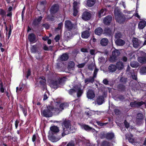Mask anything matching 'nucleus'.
Instances as JSON below:
<instances>
[{"instance_id": "b1692460", "label": "nucleus", "mask_w": 146, "mask_h": 146, "mask_svg": "<svg viewBox=\"0 0 146 146\" xmlns=\"http://www.w3.org/2000/svg\"><path fill=\"white\" fill-rule=\"evenodd\" d=\"M103 31L101 28H98L95 31V33L96 34L100 35L102 33Z\"/></svg>"}, {"instance_id": "412c9836", "label": "nucleus", "mask_w": 146, "mask_h": 146, "mask_svg": "<svg viewBox=\"0 0 146 146\" xmlns=\"http://www.w3.org/2000/svg\"><path fill=\"white\" fill-rule=\"evenodd\" d=\"M108 42V39L106 38H102L100 41L101 44L103 46H106Z\"/></svg>"}, {"instance_id": "4be33fe9", "label": "nucleus", "mask_w": 146, "mask_h": 146, "mask_svg": "<svg viewBox=\"0 0 146 146\" xmlns=\"http://www.w3.org/2000/svg\"><path fill=\"white\" fill-rule=\"evenodd\" d=\"M115 43L117 45L119 46H122L125 43V41L121 39H117L115 41Z\"/></svg>"}, {"instance_id": "338daca9", "label": "nucleus", "mask_w": 146, "mask_h": 146, "mask_svg": "<svg viewBox=\"0 0 146 146\" xmlns=\"http://www.w3.org/2000/svg\"><path fill=\"white\" fill-rule=\"evenodd\" d=\"M12 7L11 6H10V7H9L8 8L7 11H9V12H11V11L12 10Z\"/></svg>"}, {"instance_id": "dca6fc26", "label": "nucleus", "mask_w": 146, "mask_h": 146, "mask_svg": "<svg viewBox=\"0 0 146 146\" xmlns=\"http://www.w3.org/2000/svg\"><path fill=\"white\" fill-rule=\"evenodd\" d=\"M117 68L116 66L113 64L110 65L108 67V69L110 72H113L116 70Z\"/></svg>"}, {"instance_id": "c756f323", "label": "nucleus", "mask_w": 146, "mask_h": 146, "mask_svg": "<svg viewBox=\"0 0 146 146\" xmlns=\"http://www.w3.org/2000/svg\"><path fill=\"white\" fill-rule=\"evenodd\" d=\"M6 30L7 31V32L6 33V35H7H7H8V39H9V38H10V35L11 34V29L10 27L9 29H8V28L6 26Z\"/></svg>"}, {"instance_id": "ea45409f", "label": "nucleus", "mask_w": 146, "mask_h": 146, "mask_svg": "<svg viewBox=\"0 0 146 146\" xmlns=\"http://www.w3.org/2000/svg\"><path fill=\"white\" fill-rule=\"evenodd\" d=\"M52 48L51 46H50L49 48L46 45H44L43 47V49L45 50H48Z\"/></svg>"}, {"instance_id": "37998d69", "label": "nucleus", "mask_w": 146, "mask_h": 146, "mask_svg": "<svg viewBox=\"0 0 146 146\" xmlns=\"http://www.w3.org/2000/svg\"><path fill=\"white\" fill-rule=\"evenodd\" d=\"M132 78L135 80H136L137 78V75L136 73H132L131 74Z\"/></svg>"}, {"instance_id": "72a5a7b5", "label": "nucleus", "mask_w": 146, "mask_h": 146, "mask_svg": "<svg viewBox=\"0 0 146 146\" xmlns=\"http://www.w3.org/2000/svg\"><path fill=\"white\" fill-rule=\"evenodd\" d=\"M64 36L65 37L67 38L68 40H69L72 38L70 33L66 31L64 33Z\"/></svg>"}, {"instance_id": "f704fd0d", "label": "nucleus", "mask_w": 146, "mask_h": 146, "mask_svg": "<svg viewBox=\"0 0 146 146\" xmlns=\"http://www.w3.org/2000/svg\"><path fill=\"white\" fill-rule=\"evenodd\" d=\"M140 73L141 74H145L146 73V67H143L140 69Z\"/></svg>"}, {"instance_id": "9b49d317", "label": "nucleus", "mask_w": 146, "mask_h": 146, "mask_svg": "<svg viewBox=\"0 0 146 146\" xmlns=\"http://www.w3.org/2000/svg\"><path fill=\"white\" fill-rule=\"evenodd\" d=\"M144 102H134L130 103V105L132 107L140 106L144 104Z\"/></svg>"}, {"instance_id": "c85d7f7f", "label": "nucleus", "mask_w": 146, "mask_h": 146, "mask_svg": "<svg viewBox=\"0 0 146 146\" xmlns=\"http://www.w3.org/2000/svg\"><path fill=\"white\" fill-rule=\"evenodd\" d=\"M75 66V63L73 61L70 62L68 64V68L69 69H73Z\"/></svg>"}, {"instance_id": "4c0bfd02", "label": "nucleus", "mask_w": 146, "mask_h": 146, "mask_svg": "<svg viewBox=\"0 0 146 146\" xmlns=\"http://www.w3.org/2000/svg\"><path fill=\"white\" fill-rule=\"evenodd\" d=\"M36 47L35 45L33 46L31 48V51L33 53H35L36 51Z\"/></svg>"}, {"instance_id": "680f3d73", "label": "nucleus", "mask_w": 146, "mask_h": 146, "mask_svg": "<svg viewBox=\"0 0 146 146\" xmlns=\"http://www.w3.org/2000/svg\"><path fill=\"white\" fill-rule=\"evenodd\" d=\"M103 82L104 84L106 85L108 83V81L106 79L104 80L103 81Z\"/></svg>"}, {"instance_id": "6e6552de", "label": "nucleus", "mask_w": 146, "mask_h": 146, "mask_svg": "<svg viewBox=\"0 0 146 146\" xmlns=\"http://www.w3.org/2000/svg\"><path fill=\"white\" fill-rule=\"evenodd\" d=\"M91 17V15L90 13L87 11L84 12L82 15V18L85 21L89 20Z\"/></svg>"}, {"instance_id": "79ce46f5", "label": "nucleus", "mask_w": 146, "mask_h": 146, "mask_svg": "<svg viewBox=\"0 0 146 146\" xmlns=\"http://www.w3.org/2000/svg\"><path fill=\"white\" fill-rule=\"evenodd\" d=\"M74 143L73 141L69 142L66 145V146H74Z\"/></svg>"}, {"instance_id": "f8f14e48", "label": "nucleus", "mask_w": 146, "mask_h": 146, "mask_svg": "<svg viewBox=\"0 0 146 146\" xmlns=\"http://www.w3.org/2000/svg\"><path fill=\"white\" fill-rule=\"evenodd\" d=\"M112 20V17L111 16H108L105 17L104 19V23L106 25L109 24Z\"/></svg>"}, {"instance_id": "6e6d98bb", "label": "nucleus", "mask_w": 146, "mask_h": 146, "mask_svg": "<svg viewBox=\"0 0 146 146\" xmlns=\"http://www.w3.org/2000/svg\"><path fill=\"white\" fill-rule=\"evenodd\" d=\"M77 5V3L76 2H74L73 4V7L74 8H77L76 6Z\"/></svg>"}, {"instance_id": "5701e85b", "label": "nucleus", "mask_w": 146, "mask_h": 146, "mask_svg": "<svg viewBox=\"0 0 146 146\" xmlns=\"http://www.w3.org/2000/svg\"><path fill=\"white\" fill-rule=\"evenodd\" d=\"M116 67L117 69L119 70H121L123 69L124 65L121 62H118L116 64Z\"/></svg>"}, {"instance_id": "a18cd8bd", "label": "nucleus", "mask_w": 146, "mask_h": 146, "mask_svg": "<svg viewBox=\"0 0 146 146\" xmlns=\"http://www.w3.org/2000/svg\"><path fill=\"white\" fill-rule=\"evenodd\" d=\"M22 110L23 111V112L25 116H26L27 115V110L26 108H23L22 109Z\"/></svg>"}, {"instance_id": "69168bd1", "label": "nucleus", "mask_w": 146, "mask_h": 146, "mask_svg": "<svg viewBox=\"0 0 146 146\" xmlns=\"http://www.w3.org/2000/svg\"><path fill=\"white\" fill-rule=\"evenodd\" d=\"M127 60V58L125 56L123 57L122 58V60L124 62H126Z\"/></svg>"}, {"instance_id": "13d9d810", "label": "nucleus", "mask_w": 146, "mask_h": 146, "mask_svg": "<svg viewBox=\"0 0 146 146\" xmlns=\"http://www.w3.org/2000/svg\"><path fill=\"white\" fill-rule=\"evenodd\" d=\"M95 50L93 49L91 50L90 51V54L92 55L94 54L95 53Z\"/></svg>"}, {"instance_id": "e433bc0d", "label": "nucleus", "mask_w": 146, "mask_h": 146, "mask_svg": "<svg viewBox=\"0 0 146 146\" xmlns=\"http://www.w3.org/2000/svg\"><path fill=\"white\" fill-rule=\"evenodd\" d=\"M110 144L107 141H104L102 143V146H110Z\"/></svg>"}, {"instance_id": "bb28decb", "label": "nucleus", "mask_w": 146, "mask_h": 146, "mask_svg": "<svg viewBox=\"0 0 146 146\" xmlns=\"http://www.w3.org/2000/svg\"><path fill=\"white\" fill-rule=\"evenodd\" d=\"M95 0H88L87 5L89 7L93 6L95 3Z\"/></svg>"}, {"instance_id": "3c124183", "label": "nucleus", "mask_w": 146, "mask_h": 146, "mask_svg": "<svg viewBox=\"0 0 146 146\" xmlns=\"http://www.w3.org/2000/svg\"><path fill=\"white\" fill-rule=\"evenodd\" d=\"M47 94H48V92L45 93L44 96L43 100H46L48 98V97Z\"/></svg>"}, {"instance_id": "aec40b11", "label": "nucleus", "mask_w": 146, "mask_h": 146, "mask_svg": "<svg viewBox=\"0 0 146 146\" xmlns=\"http://www.w3.org/2000/svg\"><path fill=\"white\" fill-rule=\"evenodd\" d=\"M90 36V33L88 31L83 32L82 34V37L83 38H87Z\"/></svg>"}, {"instance_id": "f3484780", "label": "nucleus", "mask_w": 146, "mask_h": 146, "mask_svg": "<svg viewBox=\"0 0 146 146\" xmlns=\"http://www.w3.org/2000/svg\"><path fill=\"white\" fill-rule=\"evenodd\" d=\"M68 58V55L67 53L63 54L60 57V60L62 61H66Z\"/></svg>"}, {"instance_id": "2f4dec72", "label": "nucleus", "mask_w": 146, "mask_h": 146, "mask_svg": "<svg viewBox=\"0 0 146 146\" xmlns=\"http://www.w3.org/2000/svg\"><path fill=\"white\" fill-rule=\"evenodd\" d=\"M50 129L51 131L54 133L58 132L59 131V129L57 126H52L50 127Z\"/></svg>"}, {"instance_id": "4d7b16f0", "label": "nucleus", "mask_w": 146, "mask_h": 146, "mask_svg": "<svg viewBox=\"0 0 146 146\" xmlns=\"http://www.w3.org/2000/svg\"><path fill=\"white\" fill-rule=\"evenodd\" d=\"M19 122L18 120H16V121L15 122V127L16 128H17L18 125V124H19Z\"/></svg>"}, {"instance_id": "2eb2a0df", "label": "nucleus", "mask_w": 146, "mask_h": 146, "mask_svg": "<svg viewBox=\"0 0 146 146\" xmlns=\"http://www.w3.org/2000/svg\"><path fill=\"white\" fill-rule=\"evenodd\" d=\"M138 61L141 63H144L146 62V54H144L143 57H140L138 58Z\"/></svg>"}, {"instance_id": "a211bd4d", "label": "nucleus", "mask_w": 146, "mask_h": 146, "mask_svg": "<svg viewBox=\"0 0 146 146\" xmlns=\"http://www.w3.org/2000/svg\"><path fill=\"white\" fill-rule=\"evenodd\" d=\"M37 81L39 82L41 84L44 85L45 84V80L44 77L42 76L39 77L37 79Z\"/></svg>"}, {"instance_id": "de8ad7c7", "label": "nucleus", "mask_w": 146, "mask_h": 146, "mask_svg": "<svg viewBox=\"0 0 146 146\" xmlns=\"http://www.w3.org/2000/svg\"><path fill=\"white\" fill-rule=\"evenodd\" d=\"M63 24L62 23H59L58 25V26L57 29H60L63 26Z\"/></svg>"}, {"instance_id": "8fccbe9b", "label": "nucleus", "mask_w": 146, "mask_h": 146, "mask_svg": "<svg viewBox=\"0 0 146 146\" xmlns=\"http://www.w3.org/2000/svg\"><path fill=\"white\" fill-rule=\"evenodd\" d=\"M81 51L84 52H88V50L85 48H82L81 49Z\"/></svg>"}, {"instance_id": "603ef678", "label": "nucleus", "mask_w": 146, "mask_h": 146, "mask_svg": "<svg viewBox=\"0 0 146 146\" xmlns=\"http://www.w3.org/2000/svg\"><path fill=\"white\" fill-rule=\"evenodd\" d=\"M124 123L126 127V128H128L129 126V124L126 121H124Z\"/></svg>"}, {"instance_id": "9d476101", "label": "nucleus", "mask_w": 146, "mask_h": 146, "mask_svg": "<svg viewBox=\"0 0 146 146\" xmlns=\"http://www.w3.org/2000/svg\"><path fill=\"white\" fill-rule=\"evenodd\" d=\"M95 96V94L93 91L89 90L87 93V97L88 99H92Z\"/></svg>"}, {"instance_id": "49530a36", "label": "nucleus", "mask_w": 146, "mask_h": 146, "mask_svg": "<svg viewBox=\"0 0 146 146\" xmlns=\"http://www.w3.org/2000/svg\"><path fill=\"white\" fill-rule=\"evenodd\" d=\"M78 13V11L76 8H74L73 15L74 16H76Z\"/></svg>"}, {"instance_id": "5fc2aeb1", "label": "nucleus", "mask_w": 146, "mask_h": 146, "mask_svg": "<svg viewBox=\"0 0 146 146\" xmlns=\"http://www.w3.org/2000/svg\"><path fill=\"white\" fill-rule=\"evenodd\" d=\"M121 35L120 33H116L115 35V37L116 38L120 37Z\"/></svg>"}, {"instance_id": "774afa93", "label": "nucleus", "mask_w": 146, "mask_h": 146, "mask_svg": "<svg viewBox=\"0 0 146 146\" xmlns=\"http://www.w3.org/2000/svg\"><path fill=\"white\" fill-rule=\"evenodd\" d=\"M4 89L2 87V86H1V88L0 89V91L1 92H2L3 93L4 92Z\"/></svg>"}, {"instance_id": "864d4df0", "label": "nucleus", "mask_w": 146, "mask_h": 146, "mask_svg": "<svg viewBox=\"0 0 146 146\" xmlns=\"http://www.w3.org/2000/svg\"><path fill=\"white\" fill-rule=\"evenodd\" d=\"M36 135H33L32 138V141L33 142H34L36 140Z\"/></svg>"}, {"instance_id": "7ed1b4c3", "label": "nucleus", "mask_w": 146, "mask_h": 146, "mask_svg": "<svg viewBox=\"0 0 146 146\" xmlns=\"http://www.w3.org/2000/svg\"><path fill=\"white\" fill-rule=\"evenodd\" d=\"M82 86L80 85L75 86L74 87V89H71L69 91V93L70 95H72L77 92V96L78 97H80L83 93V91L81 89Z\"/></svg>"}, {"instance_id": "39448f33", "label": "nucleus", "mask_w": 146, "mask_h": 146, "mask_svg": "<svg viewBox=\"0 0 146 146\" xmlns=\"http://www.w3.org/2000/svg\"><path fill=\"white\" fill-rule=\"evenodd\" d=\"M120 54V52L118 50H115L112 52V56L110 58V61L111 62L115 61L116 60V57Z\"/></svg>"}, {"instance_id": "20e7f679", "label": "nucleus", "mask_w": 146, "mask_h": 146, "mask_svg": "<svg viewBox=\"0 0 146 146\" xmlns=\"http://www.w3.org/2000/svg\"><path fill=\"white\" fill-rule=\"evenodd\" d=\"M70 123L69 121H65L62 125L63 127L62 135L64 137L69 133V130L70 129L69 126Z\"/></svg>"}, {"instance_id": "1a4fd4ad", "label": "nucleus", "mask_w": 146, "mask_h": 146, "mask_svg": "<svg viewBox=\"0 0 146 146\" xmlns=\"http://www.w3.org/2000/svg\"><path fill=\"white\" fill-rule=\"evenodd\" d=\"M28 38L31 43H35L36 41L35 35L33 33H31L28 35Z\"/></svg>"}, {"instance_id": "c9c22d12", "label": "nucleus", "mask_w": 146, "mask_h": 146, "mask_svg": "<svg viewBox=\"0 0 146 146\" xmlns=\"http://www.w3.org/2000/svg\"><path fill=\"white\" fill-rule=\"evenodd\" d=\"M95 67V64L94 63H92L90 64L88 66V68L90 70H92Z\"/></svg>"}, {"instance_id": "f03ea898", "label": "nucleus", "mask_w": 146, "mask_h": 146, "mask_svg": "<svg viewBox=\"0 0 146 146\" xmlns=\"http://www.w3.org/2000/svg\"><path fill=\"white\" fill-rule=\"evenodd\" d=\"M114 13L116 21L120 24L123 23L125 20V18L123 14L121 12L118 8H115Z\"/></svg>"}, {"instance_id": "4468645a", "label": "nucleus", "mask_w": 146, "mask_h": 146, "mask_svg": "<svg viewBox=\"0 0 146 146\" xmlns=\"http://www.w3.org/2000/svg\"><path fill=\"white\" fill-rule=\"evenodd\" d=\"M58 5H55L52 6L50 9V11L51 13H54L58 10Z\"/></svg>"}, {"instance_id": "bf43d9fd", "label": "nucleus", "mask_w": 146, "mask_h": 146, "mask_svg": "<svg viewBox=\"0 0 146 146\" xmlns=\"http://www.w3.org/2000/svg\"><path fill=\"white\" fill-rule=\"evenodd\" d=\"M129 142L131 143H133L134 142V140L132 138H130L129 139Z\"/></svg>"}, {"instance_id": "0e129e2a", "label": "nucleus", "mask_w": 146, "mask_h": 146, "mask_svg": "<svg viewBox=\"0 0 146 146\" xmlns=\"http://www.w3.org/2000/svg\"><path fill=\"white\" fill-rule=\"evenodd\" d=\"M7 13H8V14H7V16H8V17L11 16L12 15L11 12H9V11H7Z\"/></svg>"}, {"instance_id": "c03bdc74", "label": "nucleus", "mask_w": 146, "mask_h": 146, "mask_svg": "<svg viewBox=\"0 0 146 146\" xmlns=\"http://www.w3.org/2000/svg\"><path fill=\"white\" fill-rule=\"evenodd\" d=\"M86 63H83L82 64H80L77 65V66L79 68H81L83 67L85 64H86Z\"/></svg>"}, {"instance_id": "393cba45", "label": "nucleus", "mask_w": 146, "mask_h": 146, "mask_svg": "<svg viewBox=\"0 0 146 146\" xmlns=\"http://www.w3.org/2000/svg\"><path fill=\"white\" fill-rule=\"evenodd\" d=\"M106 12L107 11L106 9H102L99 13L98 16L100 17L105 15Z\"/></svg>"}, {"instance_id": "09e8293b", "label": "nucleus", "mask_w": 146, "mask_h": 146, "mask_svg": "<svg viewBox=\"0 0 146 146\" xmlns=\"http://www.w3.org/2000/svg\"><path fill=\"white\" fill-rule=\"evenodd\" d=\"M59 39L60 36L59 35L56 36L54 38V40L56 42L58 41Z\"/></svg>"}, {"instance_id": "a878e982", "label": "nucleus", "mask_w": 146, "mask_h": 146, "mask_svg": "<svg viewBox=\"0 0 146 146\" xmlns=\"http://www.w3.org/2000/svg\"><path fill=\"white\" fill-rule=\"evenodd\" d=\"M104 100V98L102 96H100L98 98L97 101V103L99 105H101L103 103Z\"/></svg>"}, {"instance_id": "ddd939ff", "label": "nucleus", "mask_w": 146, "mask_h": 146, "mask_svg": "<svg viewBox=\"0 0 146 146\" xmlns=\"http://www.w3.org/2000/svg\"><path fill=\"white\" fill-rule=\"evenodd\" d=\"M59 83L58 81H55L52 82L50 84V86L54 89H56L58 87Z\"/></svg>"}, {"instance_id": "f257e3e1", "label": "nucleus", "mask_w": 146, "mask_h": 146, "mask_svg": "<svg viewBox=\"0 0 146 146\" xmlns=\"http://www.w3.org/2000/svg\"><path fill=\"white\" fill-rule=\"evenodd\" d=\"M56 107L53 108L51 106H48V109L44 110L43 112V115L46 117H50L52 115V112L54 110L56 112L61 111L64 108L68 106L67 103H63L60 104L57 103L56 104Z\"/></svg>"}, {"instance_id": "6ab92c4d", "label": "nucleus", "mask_w": 146, "mask_h": 146, "mask_svg": "<svg viewBox=\"0 0 146 146\" xmlns=\"http://www.w3.org/2000/svg\"><path fill=\"white\" fill-rule=\"evenodd\" d=\"M146 23L145 21H140L138 24V28L139 29H142L145 26Z\"/></svg>"}, {"instance_id": "423d86ee", "label": "nucleus", "mask_w": 146, "mask_h": 146, "mask_svg": "<svg viewBox=\"0 0 146 146\" xmlns=\"http://www.w3.org/2000/svg\"><path fill=\"white\" fill-rule=\"evenodd\" d=\"M133 46L135 48H137L140 46L141 41L138 40V39L136 38H134L132 40Z\"/></svg>"}, {"instance_id": "e2e57ef3", "label": "nucleus", "mask_w": 146, "mask_h": 146, "mask_svg": "<svg viewBox=\"0 0 146 146\" xmlns=\"http://www.w3.org/2000/svg\"><path fill=\"white\" fill-rule=\"evenodd\" d=\"M30 74H31V71H30V70H28V72L27 73V78L30 75Z\"/></svg>"}, {"instance_id": "a19ab883", "label": "nucleus", "mask_w": 146, "mask_h": 146, "mask_svg": "<svg viewBox=\"0 0 146 146\" xmlns=\"http://www.w3.org/2000/svg\"><path fill=\"white\" fill-rule=\"evenodd\" d=\"M83 127L86 130H89L91 129V128L90 127L86 125H84Z\"/></svg>"}, {"instance_id": "cd10ccee", "label": "nucleus", "mask_w": 146, "mask_h": 146, "mask_svg": "<svg viewBox=\"0 0 146 146\" xmlns=\"http://www.w3.org/2000/svg\"><path fill=\"white\" fill-rule=\"evenodd\" d=\"M114 134L111 133H107L105 135V137L108 139H111L114 137Z\"/></svg>"}, {"instance_id": "473e14b6", "label": "nucleus", "mask_w": 146, "mask_h": 146, "mask_svg": "<svg viewBox=\"0 0 146 146\" xmlns=\"http://www.w3.org/2000/svg\"><path fill=\"white\" fill-rule=\"evenodd\" d=\"M130 65L132 67L136 68L138 66L139 64L136 61H133L131 62Z\"/></svg>"}, {"instance_id": "0eeeda50", "label": "nucleus", "mask_w": 146, "mask_h": 146, "mask_svg": "<svg viewBox=\"0 0 146 146\" xmlns=\"http://www.w3.org/2000/svg\"><path fill=\"white\" fill-rule=\"evenodd\" d=\"M65 28L68 30H72L73 27V25L69 20L65 21Z\"/></svg>"}, {"instance_id": "7c9ffc66", "label": "nucleus", "mask_w": 146, "mask_h": 146, "mask_svg": "<svg viewBox=\"0 0 146 146\" xmlns=\"http://www.w3.org/2000/svg\"><path fill=\"white\" fill-rule=\"evenodd\" d=\"M94 76L93 77H90L89 78L86 79L85 80V83H88L89 82H93L94 80Z\"/></svg>"}, {"instance_id": "052dcab7", "label": "nucleus", "mask_w": 146, "mask_h": 146, "mask_svg": "<svg viewBox=\"0 0 146 146\" xmlns=\"http://www.w3.org/2000/svg\"><path fill=\"white\" fill-rule=\"evenodd\" d=\"M95 113V114H96L98 115H100L101 114V112L100 111H94Z\"/></svg>"}, {"instance_id": "58836bf2", "label": "nucleus", "mask_w": 146, "mask_h": 146, "mask_svg": "<svg viewBox=\"0 0 146 146\" xmlns=\"http://www.w3.org/2000/svg\"><path fill=\"white\" fill-rule=\"evenodd\" d=\"M98 69L96 68L95 69L94 73V78H96V77L97 73L98 71Z\"/></svg>"}]
</instances>
